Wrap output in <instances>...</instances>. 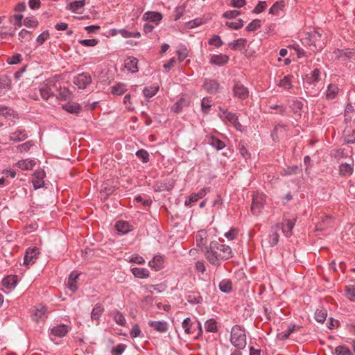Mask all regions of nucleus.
Instances as JSON below:
<instances>
[{
	"instance_id": "f257e3e1",
	"label": "nucleus",
	"mask_w": 355,
	"mask_h": 355,
	"mask_svg": "<svg viewBox=\"0 0 355 355\" xmlns=\"http://www.w3.org/2000/svg\"><path fill=\"white\" fill-rule=\"evenodd\" d=\"M203 252L207 261L212 266L219 267L223 261L230 259L233 257L232 248L225 244L220 243L216 241L210 242Z\"/></svg>"
},
{
	"instance_id": "f03ea898",
	"label": "nucleus",
	"mask_w": 355,
	"mask_h": 355,
	"mask_svg": "<svg viewBox=\"0 0 355 355\" xmlns=\"http://www.w3.org/2000/svg\"><path fill=\"white\" fill-rule=\"evenodd\" d=\"M302 41L304 44L309 46L313 52L321 51L324 44L322 35L316 30L307 32Z\"/></svg>"
},
{
	"instance_id": "7ed1b4c3",
	"label": "nucleus",
	"mask_w": 355,
	"mask_h": 355,
	"mask_svg": "<svg viewBox=\"0 0 355 355\" xmlns=\"http://www.w3.org/2000/svg\"><path fill=\"white\" fill-rule=\"evenodd\" d=\"M230 342L237 349H244L247 344L245 329L238 324L233 326L230 334Z\"/></svg>"
},
{
	"instance_id": "20e7f679",
	"label": "nucleus",
	"mask_w": 355,
	"mask_h": 355,
	"mask_svg": "<svg viewBox=\"0 0 355 355\" xmlns=\"http://www.w3.org/2000/svg\"><path fill=\"white\" fill-rule=\"evenodd\" d=\"M184 332L191 335L196 339H198L202 334L201 324L199 321H191L190 318L184 319L182 323Z\"/></svg>"
},
{
	"instance_id": "39448f33",
	"label": "nucleus",
	"mask_w": 355,
	"mask_h": 355,
	"mask_svg": "<svg viewBox=\"0 0 355 355\" xmlns=\"http://www.w3.org/2000/svg\"><path fill=\"white\" fill-rule=\"evenodd\" d=\"M55 78H49L40 85L39 91L44 100H48L53 95L52 89L55 87Z\"/></svg>"
},
{
	"instance_id": "423d86ee",
	"label": "nucleus",
	"mask_w": 355,
	"mask_h": 355,
	"mask_svg": "<svg viewBox=\"0 0 355 355\" xmlns=\"http://www.w3.org/2000/svg\"><path fill=\"white\" fill-rule=\"evenodd\" d=\"M263 193H255L253 195L251 211L254 215L258 216L263 209L266 200Z\"/></svg>"
},
{
	"instance_id": "0eeeda50",
	"label": "nucleus",
	"mask_w": 355,
	"mask_h": 355,
	"mask_svg": "<svg viewBox=\"0 0 355 355\" xmlns=\"http://www.w3.org/2000/svg\"><path fill=\"white\" fill-rule=\"evenodd\" d=\"M232 91L234 96L240 100H245L249 96L248 88L239 81L234 83Z\"/></svg>"
},
{
	"instance_id": "6e6552de",
	"label": "nucleus",
	"mask_w": 355,
	"mask_h": 355,
	"mask_svg": "<svg viewBox=\"0 0 355 355\" xmlns=\"http://www.w3.org/2000/svg\"><path fill=\"white\" fill-rule=\"evenodd\" d=\"M92 83V76L88 72L78 74L73 78V83L79 89H85Z\"/></svg>"
},
{
	"instance_id": "1a4fd4ad",
	"label": "nucleus",
	"mask_w": 355,
	"mask_h": 355,
	"mask_svg": "<svg viewBox=\"0 0 355 355\" xmlns=\"http://www.w3.org/2000/svg\"><path fill=\"white\" fill-rule=\"evenodd\" d=\"M210 191V187H204L197 193H192L184 202L186 206H192V205L198 200L203 198Z\"/></svg>"
},
{
	"instance_id": "9d476101",
	"label": "nucleus",
	"mask_w": 355,
	"mask_h": 355,
	"mask_svg": "<svg viewBox=\"0 0 355 355\" xmlns=\"http://www.w3.org/2000/svg\"><path fill=\"white\" fill-rule=\"evenodd\" d=\"M321 71L318 68L314 69L309 73L306 74V77L304 78V87L308 88L306 85L310 86L312 84L318 83L321 79Z\"/></svg>"
},
{
	"instance_id": "9b49d317",
	"label": "nucleus",
	"mask_w": 355,
	"mask_h": 355,
	"mask_svg": "<svg viewBox=\"0 0 355 355\" xmlns=\"http://www.w3.org/2000/svg\"><path fill=\"white\" fill-rule=\"evenodd\" d=\"M33 178L32 180L33 186L35 189L42 188L44 186V178L46 173L44 170H37L33 173Z\"/></svg>"
},
{
	"instance_id": "f8f14e48",
	"label": "nucleus",
	"mask_w": 355,
	"mask_h": 355,
	"mask_svg": "<svg viewBox=\"0 0 355 355\" xmlns=\"http://www.w3.org/2000/svg\"><path fill=\"white\" fill-rule=\"evenodd\" d=\"M39 253V249L36 247L28 248L24 256V264L25 266H29L35 263V261L37 259Z\"/></svg>"
},
{
	"instance_id": "ddd939ff",
	"label": "nucleus",
	"mask_w": 355,
	"mask_h": 355,
	"mask_svg": "<svg viewBox=\"0 0 355 355\" xmlns=\"http://www.w3.org/2000/svg\"><path fill=\"white\" fill-rule=\"evenodd\" d=\"M218 116L224 122H229L231 124L235 123V121L239 118L236 114L229 112L227 110L219 107Z\"/></svg>"
},
{
	"instance_id": "4468645a",
	"label": "nucleus",
	"mask_w": 355,
	"mask_h": 355,
	"mask_svg": "<svg viewBox=\"0 0 355 355\" xmlns=\"http://www.w3.org/2000/svg\"><path fill=\"white\" fill-rule=\"evenodd\" d=\"M295 221L296 218H293V219L283 220L282 230L286 237H291L293 234V229L295 226Z\"/></svg>"
},
{
	"instance_id": "2eb2a0df",
	"label": "nucleus",
	"mask_w": 355,
	"mask_h": 355,
	"mask_svg": "<svg viewBox=\"0 0 355 355\" xmlns=\"http://www.w3.org/2000/svg\"><path fill=\"white\" fill-rule=\"evenodd\" d=\"M47 307L42 304H39L34 308L33 318L34 320L38 322L40 320H43L47 318Z\"/></svg>"
},
{
	"instance_id": "dca6fc26",
	"label": "nucleus",
	"mask_w": 355,
	"mask_h": 355,
	"mask_svg": "<svg viewBox=\"0 0 355 355\" xmlns=\"http://www.w3.org/2000/svg\"><path fill=\"white\" fill-rule=\"evenodd\" d=\"M207 242V232L201 230L198 231L196 235V243L197 246L202 248V250H205L206 244Z\"/></svg>"
},
{
	"instance_id": "f3484780",
	"label": "nucleus",
	"mask_w": 355,
	"mask_h": 355,
	"mask_svg": "<svg viewBox=\"0 0 355 355\" xmlns=\"http://www.w3.org/2000/svg\"><path fill=\"white\" fill-rule=\"evenodd\" d=\"M143 19L148 22H153L157 25L162 19V15L158 12L148 11L144 15Z\"/></svg>"
},
{
	"instance_id": "a211bd4d",
	"label": "nucleus",
	"mask_w": 355,
	"mask_h": 355,
	"mask_svg": "<svg viewBox=\"0 0 355 355\" xmlns=\"http://www.w3.org/2000/svg\"><path fill=\"white\" fill-rule=\"evenodd\" d=\"M148 325L159 333H165L168 329V324L165 321H149Z\"/></svg>"
},
{
	"instance_id": "6ab92c4d",
	"label": "nucleus",
	"mask_w": 355,
	"mask_h": 355,
	"mask_svg": "<svg viewBox=\"0 0 355 355\" xmlns=\"http://www.w3.org/2000/svg\"><path fill=\"white\" fill-rule=\"evenodd\" d=\"M219 83L215 80H205L203 83L204 89L209 94H215L219 89Z\"/></svg>"
},
{
	"instance_id": "aec40b11",
	"label": "nucleus",
	"mask_w": 355,
	"mask_h": 355,
	"mask_svg": "<svg viewBox=\"0 0 355 355\" xmlns=\"http://www.w3.org/2000/svg\"><path fill=\"white\" fill-rule=\"evenodd\" d=\"M17 283V277L16 275H8L2 280V286L9 291L15 288Z\"/></svg>"
},
{
	"instance_id": "412c9836",
	"label": "nucleus",
	"mask_w": 355,
	"mask_h": 355,
	"mask_svg": "<svg viewBox=\"0 0 355 355\" xmlns=\"http://www.w3.org/2000/svg\"><path fill=\"white\" fill-rule=\"evenodd\" d=\"M69 331V328L65 324H59L51 329V334L59 338L64 337Z\"/></svg>"
},
{
	"instance_id": "4be33fe9",
	"label": "nucleus",
	"mask_w": 355,
	"mask_h": 355,
	"mask_svg": "<svg viewBox=\"0 0 355 355\" xmlns=\"http://www.w3.org/2000/svg\"><path fill=\"white\" fill-rule=\"evenodd\" d=\"M293 75L285 76L283 78L279 80L277 85L285 91L291 92V89L293 88Z\"/></svg>"
},
{
	"instance_id": "5701e85b",
	"label": "nucleus",
	"mask_w": 355,
	"mask_h": 355,
	"mask_svg": "<svg viewBox=\"0 0 355 355\" xmlns=\"http://www.w3.org/2000/svg\"><path fill=\"white\" fill-rule=\"evenodd\" d=\"M164 257L161 255L155 256L153 260L150 261L148 266L155 269L156 271H159L164 268Z\"/></svg>"
},
{
	"instance_id": "b1692460",
	"label": "nucleus",
	"mask_w": 355,
	"mask_h": 355,
	"mask_svg": "<svg viewBox=\"0 0 355 355\" xmlns=\"http://www.w3.org/2000/svg\"><path fill=\"white\" fill-rule=\"evenodd\" d=\"M125 69L131 72L136 73L138 71V60L135 57H128L125 60Z\"/></svg>"
},
{
	"instance_id": "393cba45",
	"label": "nucleus",
	"mask_w": 355,
	"mask_h": 355,
	"mask_svg": "<svg viewBox=\"0 0 355 355\" xmlns=\"http://www.w3.org/2000/svg\"><path fill=\"white\" fill-rule=\"evenodd\" d=\"M28 137L26 131L24 129H17L10 136V140L19 142L25 140Z\"/></svg>"
},
{
	"instance_id": "a878e982",
	"label": "nucleus",
	"mask_w": 355,
	"mask_h": 355,
	"mask_svg": "<svg viewBox=\"0 0 355 355\" xmlns=\"http://www.w3.org/2000/svg\"><path fill=\"white\" fill-rule=\"evenodd\" d=\"M280 227L278 224L273 225L271 227V233L269 235L268 242L270 246L276 245L279 242V235L278 234V231L279 230Z\"/></svg>"
},
{
	"instance_id": "bb28decb",
	"label": "nucleus",
	"mask_w": 355,
	"mask_h": 355,
	"mask_svg": "<svg viewBox=\"0 0 355 355\" xmlns=\"http://www.w3.org/2000/svg\"><path fill=\"white\" fill-rule=\"evenodd\" d=\"M189 102L184 98L181 97L175 104L173 105L171 110L174 113H180L184 107H188Z\"/></svg>"
},
{
	"instance_id": "cd10ccee",
	"label": "nucleus",
	"mask_w": 355,
	"mask_h": 355,
	"mask_svg": "<svg viewBox=\"0 0 355 355\" xmlns=\"http://www.w3.org/2000/svg\"><path fill=\"white\" fill-rule=\"evenodd\" d=\"M229 60V57L224 54L212 55L210 58V63L218 66L225 64Z\"/></svg>"
},
{
	"instance_id": "c85d7f7f",
	"label": "nucleus",
	"mask_w": 355,
	"mask_h": 355,
	"mask_svg": "<svg viewBox=\"0 0 355 355\" xmlns=\"http://www.w3.org/2000/svg\"><path fill=\"white\" fill-rule=\"evenodd\" d=\"M79 275L80 274L78 272L73 271L70 274L69 277L67 285L69 290L72 292H75L78 288L77 280L79 277Z\"/></svg>"
},
{
	"instance_id": "c756f323",
	"label": "nucleus",
	"mask_w": 355,
	"mask_h": 355,
	"mask_svg": "<svg viewBox=\"0 0 355 355\" xmlns=\"http://www.w3.org/2000/svg\"><path fill=\"white\" fill-rule=\"evenodd\" d=\"M338 55H337L338 58L342 61H345L347 60H351L354 59L355 56V53L352 49H346L342 50H338Z\"/></svg>"
},
{
	"instance_id": "7c9ffc66",
	"label": "nucleus",
	"mask_w": 355,
	"mask_h": 355,
	"mask_svg": "<svg viewBox=\"0 0 355 355\" xmlns=\"http://www.w3.org/2000/svg\"><path fill=\"white\" fill-rule=\"evenodd\" d=\"M115 229L118 232L121 234H127L132 230L131 225L128 222L119 220L115 224Z\"/></svg>"
},
{
	"instance_id": "2f4dec72",
	"label": "nucleus",
	"mask_w": 355,
	"mask_h": 355,
	"mask_svg": "<svg viewBox=\"0 0 355 355\" xmlns=\"http://www.w3.org/2000/svg\"><path fill=\"white\" fill-rule=\"evenodd\" d=\"M207 143L218 150H222L225 147V144L214 136L209 137L207 138Z\"/></svg>"
},
{
	"instance_id": "473e14b6",
	"label": "nucleus",
	"mask_w": 355,
	"mask_h": 355,
	"mask_svg": "<svg viewBox=\"0 0 355 355\" xmlns=\"http://www.w3.org/2000/svg\"><path fill=\"white\" fill-rule=\"evenodd\" d=\"M63 110L67 111V112L71 114H78L80 112L81 107L80 105L77 103L74 102H69L62 105Z\"/></svg>"
},
{
	"instance_id": "72a5a7b5",
	"label": "nucleus",
	"mask_w": 355,
	"mask_h": 355,
	"mask_svg": "<svg viewBox=\"0 0 355 355\" xmlns=\"http://www.w3.org/2000/svg\"><path fill=\"white\" fill-rule=\"evenodd\" d=\"M36 164L33 159L19 160L16 165L21 170H31Z\"/></svg>"
},
{
	"instance_id": "f704fd0d",
	"label": "nucleus",
	"mask_w": 355,
	"mask_h": 355,
	"mask_svg": "<svg viewBox=\"0 0 355 355\" xmlns=\"http://www.w3.org/2000/svg\"><path fill=\"white\" fill-rule=\"evenodd\" d=\"M127 91L126 85L123 83H117L111 87V93L113 95L120 96Z\"/></svg>"
},
{
	"instance_id": "c9c22d12",
	"label": "nucleus",
	"mask_w": 355,
	"mask_h": 355,
	"mask_svg": "<svg viewBox=\"0 0 355 355\" xmlns=\"http://www.w3.org/2000/svg\"><path fill=\"white\" fill-rule=\"evenodd\" d=\"M247 42V40L244 38H240L234 40L232 42L228 44V46L234 51L241 50L244 49Z\"/></svg>"
},
{
	"instance_id": "e433bc0d",
	"label": "nucleus",
	"mask_w": 355,
	"mask_h": 355,
	"mask_svg": "<svg viewBox=\"0 0 355 355\" xmlns=\"http://www.w3.org/2000/svg\"><path fill=\"white\" fill-rule=\"evenodd\" d=\"M103 311V306L100 303H97L92 309L91 318L94 320H98Z\"/></svg>"
},
{
	"instance_id": "4c0bfd02",
	"label": "nucleus",
	"mask_w": 355,
	"mask_h": 355,
	"mask_svg": "<svg viewBox=\"0 0 355 355\" xmlns=\"http://www.w3.org/2000/svg\"><path fill=\"white\" fill-rule=\"evenodd\" d=\"M131 272L137 278L145 279L149 277V271L146 268H133Z\"/></svg>"
},
{
	"instance_id": "58836bf2",
	"label": "nucleus",
	"mask_w": 355,
	"mask_h": 355,
	"mask_svg": "<svg viewBox=\"0 0 355 355\" xmlns=\"http://www.w3.org/2000/svg\"><path fill=\"white\" fill-rule=\"evenodd\" d=\"M338 91L339 89L336 85L329 84L326 92V98L329 100L335 98Z\"/></svg>"
},
{
	"instance_id": "ea45409f",
	"label": "nucleus",
	"mask_w": 355,
	"mask_h": 355,
	"mask_svg": "<svg viewBox=\"0 0 355 355\" xmlns=\"http://www.w3.org/2000/svg\"><path fill=\"white\" fill-rule=\"evenodd\" d=\"M159 87L157 85H153L150 87H146L143 89V94L145 97L150 98L154 96L159 91Z\"/></svg>"
},
{
	"instance_id": "a19ab883",
	"label": "nucleus",
	"mask_w": 355,
	"mask_h": 355,
	"mask_svg": "<svg viewBox=\"0 0 355 355\" xmlns=\"http://www.w3.org/2000/svg\"><path fill=\"white\" fill-rule=\"evenodd\" d=\"M220 290L225 293H229L232 291V284L231 280L225 279L219 283Z\"/></svg>"
},
{
	"instance_id": "79ce46f5",
	"label": "nucleus",
	"mask_w": 355,
	"mask_h": 355,
	"mask_svg": "<svg viewBox=\"0 0 355 355\" xmlns=\"http://www.w3.org/2000/svg\"><path fill=\"white\" fill-rule=\"evenodd\" d=\"M296 327H297L295 324L289 325V327L286 331L279 333L277 334V338L281 340L288 339L290 335L296 329Z\"/></svg>"
},
{
	"instance_id": "37998d69",
	"label": "nucleus",
	"mask_w": 355,
	"mask_h": 355,
	"mask_svg": "<svg viewBox=\"0 0 355 355\" xmlns=\"http://www.w3.org/2000/svg\"><path fill=\"white\" fill-rule=\"evenodd\" d=\"M113 319L116 324L121 326H125L126 320L122 313L118 310H115L112 312Z\"/></svg>"
},
{
	"instance_id": "c03bdc74",
	"label": "nucleus",
	"mask_w": 355,
	"mask_h": 355,
	"mask_svg": "<svg viewBox=\"0 0 355 355\" xmlns=\"http://www.w3.org/2000/svg\"><path fill=\"white\" fill-rule=\"evenodd\" d=\"M285 6L284 1H276L270 8L269 13L272 15H278L280 10H282Z\"/></svg>"
},
{
	"instance_id": "a18cd8bd",
	"label": "nucleus",
	"mask_w": 355,
	"mask_h": 355,
	"mask_svg": "<svg viewBox=\"0 0 355 355\" xmlns=\"http://www.w3.org/2000/svg\"><path fill=\"white\" fill-rule=\"evenodd\" d=\"M71 97L70 91L66 87H60L57 94V98L60 101H66Z\"/></svg>"
},
{
	"instance_id": "49530a36",
	"label": "nucleus",
	"mask_w": 355,
	"mask_h": 355,
	"mask_svg": "<svg viewBox=\"0 0 355 355\" xmlns=\"http://www.w3.org/2000/svg\"><path fill=\"white\" fill-rule=\"evenodd\" d=\"M205 328L208 332H216L218 331L217 322L214 319H209L207 320L205 324Z\"/></svg>"
},
{
	"instance_id": "de8ad7c7",
	"label": "nucleus",
	"mask_w": 355,
	"mask_h": 355,
	"mask_svg": "<svg viewBox=\"0 0 355 355\" xmlns=\"http://www.w3.org/2000/svg\"><path fill=\"white\" fill-rule=\"evenodd\" d=\"M353 165L347 163H342L340 165V173L342 175H349L352 174Z\"/></svg>"
},
{
	"instance_id": "09e8293b",
	"label": "nucleus",
	"mask_w": 355,
	"mask_h": 355,
	"mask_svg": "<svg viewBox=\"0 0 355 355\" xmlns=\"http://www.w3.org/2000/svg\"><path fill=\"white\" fill-rule=\"evenodd\" d=\"M85 5V0L75 1L71 2L69 4V8L73 12H78L79 9L82 8Z\"/></svg>"
},
{
	"instance_id": "8fccbe9b",
	"label": "nucleus",
	"mask_w": 355,
	"mask_h": 355,
	"mask_svg": "<svg viewBox=\"0 0 355 355\" xmlns=\"http://www.w3.org/2000/svg\"><path fill=\"white\" fill-rule=\"evenodd\" d=\"M187 300L190 304H196L201 303L202 298L199 293H191L187 295Z\"/></svg>"
},
{
	"instance_id": "3c124183",
	"label": "nucleus",
	"mask_w": 355,
	"mask_h": 355,
	"mask_svg": "<svg viewBox=\"0 0 355 355\" xmlns=\"http://www.w3.org/2000/svg\"><path fill=\"white\" fill-rule=\"evenodd\" d=\"M19 39L21 42H28L32 39V33L26 29H22L19 33Z\"/></svg>"
},
{
	"instance_id": "603ef678",
	"label": "nucleus",
	"mask_w": 355,
	"mask_h": 355,
	"mask_svg": "<svg viewBox=\"0 0 355 355\" xmlns=\"http://www.w3.org/2000/svg\"><path fill=\"white\" fill-rule=\"evenodd\" d=\"M23 24L24 26L29 27V28H36L38 26L39 22H38L37 19H36L35 17H26L24 19Z\"/></svg>"
},
{
	"instance_id": "864d4df0",
	"label": "nucleus",
	"mask_w": 355,
	"mask_h": 355,
	"mask_svg": "<svg viewBox=\"0 0 355 355\" xmlns=\"http://www.w3.org/2000/svg\"><path fill=\"white\" fill-rule=\"evenodd\" d=\"M225 25L232 29L239 30L243 26V21L239 19L236 21H227Z\"/></svg>"
},
{
	"instance_id": "5fc2aeb1",
	"label": "nucleus",
	"mask_w": 355,
	"mask_h": 355,
	"mask_svg": "<svg viewBox=\"0 0 355 355\" xmlns=\"http://www.w3.org/2000/svg\"><path fill=\"white\" fill-rule=\"evenodd\" d=\"M136 155L143 163H147L149 161V154L148 151L144 149L139 150L136 153Z\"/></svg>"
},
{
	"instance_id": "6e6d98bb",
	"label": "nucleus",
	"mask_w": 355,
	"mask_h": 355,
	"mask_svg": "<svg viewBox=\"0 0 355 355\" xmlns=\"http://www.w3.org/2000/svg\"><path fill=\"white\" fill-rule=\"evenodd\" d=\"M346 296L351 300L355 301V286L354 285H347L345 287Z\"/></svg>"
},
{
	"instance_id": "4d7b16f0",
	"label": "nucleus",
	"mask_w": 355,
	"mask_h": 355,
	"mask_svg": "<svg viewBox=\"0 0 355 355\" xmlns=\"http://www.w3.org/2000/svg\"><path fill=\"white\" fill-rule=\"evenodd\" d=\"M209 45L214 46L216 47H220L223 44L222 40L219 35H214L208 41Z\"/></svg>"
},
{
	"instance_id": "13d9d810",
	"label": "nucleus",
	"mask_w": 355,
	"mask_h": 355,
	"mask_svg": "<svg viewBox=\"0 0 355 355\" xmlns=\"http://www.w3.org/2000/svg\"><path fill=\"white\" fill-rule=\"evenodd\" d=\"M336 355H352L349 349L344 345H339L335 349Z\"/></svg>"
},
{
	"instance_id": "bf43d9fd",
	"label": "nucleus",
	"mask_w": 355,
	"mask_h": 355,
	"mask_svg": "<svg viewBox=\"0 0 355 355\" xmlns=\"http://www.w3.org/2000/svg\"><path fill=\"white\" fill-rule=\"evenodd\" d=\"M327 313L325 309L317 310L315 313V318L319 322H324L327 318Z\"/></svg>"
},
{
	"instance_id": "052dcab7",
	"label": "nucleus",
	"mask_w": 355,
	"mask_h": 355,
	"mask_svg": "<svg viewBox=\"0 0 355 355\" xmlns=\"http://www.w3.org/2000/svg\"><path fill=\"white\" fill-rule=\"evenodd\" d=\"M241 12L237 10H231L225 12L223 14V17L225 19H235L236 17L240 15Z\"/></svg>"
},
{
	"instance_id": "680f3d73",
	"label": "nucleus",
	"mask_w": 355,
	"mask_h": 355,
	"mask_svg": "<svg viewBox=\"0 0 355 355\" xmlns=\"http://www.w3.org/2000/svg\"><path fill=\"white\" fill-rule=\"evenodd\" d=\"M299 168L297 166H288L286 168H284L282 172L281 175L282 176L285 175H291L293 174H297L298 172Z\"/></svg>"
},
{
	"instance_id": "e2e57ef3",
	"label": "nucleus",
	"mask_w": 355,
	"mask_h": 355,
	"mask_svg": "<svg viewBox=\"0 0 355 355\" xmlns=\"http://www.w3.org/2000/svg\"><path fill=\"white\" fill-rule=\"evenodd\" d=\"M239 150L242 157H244L245 159L250 158V153L245 146L243 142H240L239 144Z\"/></svg>"
},
{
	"instance_id": "0e129e2a",
	"label": "nucleus",
	"mask_w": 355,
	"mask_h": 355,
	"mask_svg": "<svg viewBox=\"0 0 355 355\" xmlns=\"http://www.w3.org/2000/svg\"><path fill=\"white\" fill-rule=\"evenodd\" d=\"M126 349L125 344H119L116 347H114L111 350L112 355H121Z\"/></svg>"
},
{
	"instance_id": "69168bd1",
	"label": "nucleus",
	"mask_w": 355,
	"mask_h": 355,
	"mask_svg": "<svg viewBox=\"0 0 355 355\" xmlns=\"http://www.w3.org/2000/svg\"><path fill=\"white\" fill-rule=\"evenodd\" d=\"M261 26V21L259 19H254L251 21L245 28L247 31H256Z\"/></svg>"
},
{
	"instance_id": "338daca9",
	"label": "nucleus",
	"mask_w": 355,
	"mask_h": 355,
	"mask_svg": "<svg viewBox=\"0 0 355 355\" xmlns=\"http://www.w3.org/2000/svg\"><path fill=\"white\" fill-rule=\"evenodd\" d=\"M211 107V100L209 98H203L201 101V108L204 113H207Z\"/></svg>"
},
{
	"instance_id": "774afa93",
	"label": "nucleus",
	"mask_w": 355,
	"mask_h": 355,
	"mask_svg": "<svg viewBox=\"0 0 355 355\" xmlns=\"http://www.w3.org/2000/svg\"><path fill=\"white\" fill-rule=\"evenodd\" d=\"M21 55L19 53H17L15 55H13L10 57H9L7 59V62L10 64H18L21 61Z\"/></svg>"
}]
</instances>
